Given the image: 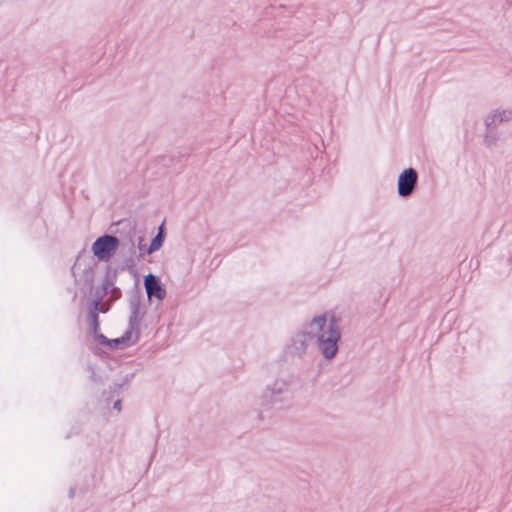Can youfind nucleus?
<instances>
[{"instance_id":"1","label":"nucleus","mask_w":512,"mask_h":512,"mask_svg":"<svg viewBox=\"0 0 512 512\" xmlns=\"http://www.w3.org/2000/svg\"><path fill=\"white\" fill-rule=\"evenodd\" d=\"M343 318L335 311L314 316L307 322L313 341L325 360H332L339 350Z\"/></svg>"},{"instance_id":"2","label":"nucleus","mask_w":512,"mask_h":512,"mask_svg":"<svg viewBox=\"0 0 512 512\" xmlns=\"http://www.w3.org/2000/svg\"><path fill=\"white\" fill-rule=\"evenodd\" d=\"M293 376L283 374L268 383L259 395V405L263 410H270L283 405L292 398Z\"/></svg>"},{"instance_id":"3","label":"nucleus","mask_w":512,"mask_h":512,"mask_svg":"<svg viewBox=\"0 0 512 512\" xmlns=\"http://www.w3.org/2000/svg\"><path fill=\"white\" fill-rule=\"evenodd\" d=\"M313 342L310 329L307 327L306 322L299 330L292 333L287 339L284 346V352L289 357L303 359L307 355Z\"/></svg>"},{"instance_id":"4","label":"nucleus","mask_w":512,"mask_h":512,"mask_svg":"<svg viewBox=\"0 0 512 512\" xmlns=\"http://www.w3.org/2000/svg\"><path fill=\"white\" fill-rule=\"evenodd\" d=\"M119 246L116 236L105 234L96 239L92 244V252L100 261H107L111 258Z\"/></svg>"},{"instance_id":"5","label":"nucleus","mask_w":512,"mask_h":512,"mask_svg":"<svg viewBox=\"0 0 512 512\" xmlns=\"http://www.w3.org/2000/svg\"><path fill=\"white\" fill-rule=\"evenodd\" d=\"M417 172L408 168L404 170L398 178V193L400 196L407 197L409 196L417 183Z\"/></svg>"},{"instance_id":"6","label":"nucleus","mask_w":512,"mask_h":512,"mask_svg":"<svg viewBox=\"0 0 512 512\" xmlns=\"http://www.w3.org/2000/svg\"><path fill=\"white\" fill-rule=\"evenodd\" d=\"M144 287L149 298L155 297L158 300H163L166 296V291L162 287L160 279L153 274L145 276Z\"/></svg>"},{"instance_id":"7","label":"nucleus","mask_w":512,"mask_h":512,"mask_svg":"<svg viewBox=\"0 0 512 512\" xmlns=\"http://www.w3.org/2000/svg\"><path fill=\"white\" fill-rule=\"evenodd\" d=\"M104 296H109L110 301H115L121 297V290L114 285L111 276L107 275L101 285V295L97 300H102Z\"/></svg>"},{"instance_id":"8","label":"nucleus","mask_w":512,"mask_h":512,"mask_svg":"<svg viewBox=\"0 0 512 512\" xmlns=\"http://www.w3.org/2000/svg\"><path fill=\"white\" fill-rule=\"evenodd\" d=\"M144 316L140 303L137 300L130 302L129 331L138 332L139 324Z\"/></svg>"},{"instance_id":"9","label":"nucleus","mask_w":512,"mask_h":512,"mask_svg":"<svg viewBox=\"0 0 512 512\" xmlns=\"http://www.w3.org/2000/svg\"><path fill=\"white\" fill-rule=\"evenodd\" d=\"M105 313L106 310L100 307V300H94L92 303V306L90 307L89 314H88V322L90 331L92 334H95L100 329L99 319H98V312Z\"/></svg>"},{"instance_id":"10","label":"nucleus","mask_w":512,"mask_h":512,"mask_svg":"<svg viewBox=\"0 0 512 512\" xmlns=\"http://www.w3.org/2000/svg\"><path fill=\"white\" fill-rule=\"evenodd\" d=\"M165 239V226H158V233L156 236L152 239L149 247L146 249L147 254H152L156 251H158Z\"/></svg>"},{"instance_id":"11","label":"nucleus","mask_w":512,"mask_h":512,"mask_svg":"<svg viewBox=\"0 0 512 512\" xmlns=\"http://www.w3.org/2000/svg\"><path fill=\"white\" fill-rule=\"evenodd\" d=\"M131 334L132 332L131 331H128L125 333V335L121 338H116V339H110V345H108L109 348H117L119 346V344L127 341L130 339L131 337Z\"/></svg>"},{"instance_id":"12","label":"nucleus","mask_w":512,"mask_h":512,"mask_svg":"<svg viewBox=\"0 0 512 512\" xmlns=\"http://www.w3.org/2000/svg\"><path fill=\"white\" fill-rule=\"evenodd\" d=\"M95 341L99 344L107 346L110 345V339H108L105 335L101 334L99 331L93 334Z\"/></svg>"},{"instance_id":"13","label":"nucleus","mask_w":512,"mask_h":512,"mask_svg":"<svg viewBox=\"0 0 512 512\" xmlns=\"http://www.w3.org/2000/svg\"><path fill=\"white\" fill-rule=\"evenodd\" d=\"M113 408L116 409L117 411H120L121 410V401L116 400L113 404Z\"/></svg>"},{"instance_id":"14","label":"nucleus","mask_w":512,"mask_h":512,"mask_svg":"<svg viewBox=\"0 0 512 512\" xmlns=\"http://www.w3.org/2000/svg\"><path fill=\"white\" fill-rule=\"evenodd\" d=\"M86 280L90 284L92 282V271H88L86 274Z\"/></svg>"}]
</instances>
